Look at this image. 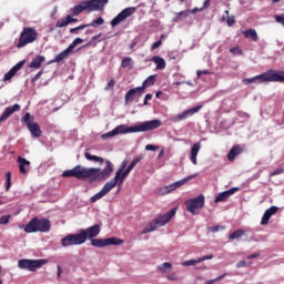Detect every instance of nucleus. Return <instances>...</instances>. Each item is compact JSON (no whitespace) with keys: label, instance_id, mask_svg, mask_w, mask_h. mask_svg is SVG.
Returning <instances> with one entry per match:
<instances>
[{"label":"nucleus","instance_id":"f257e3e1","mask_svg":"<svg viewBox=\"0 0 284 284\" xmlns=\"http://www.w3.org/2000/svg\"><path fill=\"white\" fill-rule=\"evenodd\" d=\"M114 172V165L110 160L105 161V168L101 171L99 168H85L81 165H75L71 170H67L62 173L64 179L74 178L78 181H88V179H92L93 181H105V179H110V174Z\"/></svg>","mask_w":284,"mask_h":284},{"label":"nucleus","instance_id":"f03ea898","mask_svg":"<svg viewBox=\"0 0 284 284\" xmlns=\"http://www.w3.org/2000/svg\"><path fill=\"white\" fill-rule=\"evenodd\" d=\"M161 125V120L145 121L135 126L121 124L112 131L102 134V139H112L113 136H119V134H130L132 132H152V130H159Z\"/></svg>","mask_w":284,"mask_h":284},{"label":"nucleus","instance_id":"7ed1b4c3","mask_svg":"<svg viewBox=\"0 0 284 284\" xmlns=\"http://www.w3.org/2000/svg\"><path fill=\"white\" fill-rule=\"evenodd\" d=\"M284 83V71L267 70L266 72L255 75L253 78L244 79L243 83L250 85L252 83Z\"/></svg>","mask_w":284,"mask_h":284},{"label":"nucleus","instance_id":"20e7f679","mask_svg":"<svg viewBox=\"0 0 284 284\" xmlns=\"http://www.w3.org/2000/svg\"><path fill=\"white\" fill-rule=\"evenodd\" d=\"M27 234H37L41 232L42 234H48L52 230V223L48 219H31L27 225L21 226Z\"/></svg>","mask_w":284,"mask_h":284},{"label":"nucleus","instance_id":"39448f33","mask_svg":"<svg viewBox=\"0 0 284 284\" xmlns=\"http://www.w3.org/2000/svg\"><path fill=\"white\" fill-rule=\"evenodd\" d=\"M176 214V207L172 209L171 211L166 212L165 214L159 215L155 217L151 223L146 224L141 232V234H150V232H156L159 227H163L168 225L172 217Z\"/></svg>","mask_w":284,"mask_h":284},{"label":"nucleus","instance_id":"423d86ee","mask_svg":"<svg viewBox=\"0 0 284 284\" xmlns=\"http://www.w3.org/2000/svg\"><path fill=\"white\" fill-rule=\"evenodd\" d=\"M108 0H83L80 4L73 7L71 9L72 17H79L81 12H94L97 10H101V6H105Z\"/></svg>","mask_w":284,"mask_h":284},{"label":"nucleus","instance_id":"0eeeda50","mask_svg":"<svg viewBox=\"0 0 284 284\" xmlns=\"http://www.w3.org/2000/svg\"><path fill=\"white\" fill-rule=\"evenodd\" d=\"M39 38V33L37 29L24 27L22 32L20 33L19 41L17 43V48H26L29 43H34V40Z\"/></svg>","mask_w":284,"mask_h":284},{"label":"nucleus","instance_id":"6e6552de","mask_svg":"<svg viewBox=\"0 0 284 284\" xmlns=\"http://www.w3.org/2000/svg\"><path fill=\"white\" fill-rule=\"evenodd\" d=\"M45 263H48V260L22 258L18 261V267L19 270H27L28 272H37V270H41Z\"/></svg>","mask_w":284,"mask_h":284},{"label":"nucleus","instance_id":"1a4fd4ad","mask_svg":"<svg viewBox=\"0 0 284 284\" xmlns=\"http://www.w3.org/2000/svg\"><path fill=\"white\" fill-rule=\"evenodd\" d=\"M187 212L196 214V210H202L205 205V195L200 194L197 197L185 201Z\"/></svg>","mask_w":284,"mask_h":284},{"label":"nucleus","instance_id":"9d476101","mask_svg":"<svg viewBox=\"0 0 284 284\" xmlns=\"http://www.w3.org/2000/svg\"><path fill=\"white\" fill-rule=\"evenodd\" d=\"M22 121L27 123V128L29 132H31L32 136H36V139L41 136V128L39 124H37V122H34V116H32L30 113H26Z\"/></svg>","mask_w":284,"mask_h":284},{"label":"nucleus","instance_id":"9b49d317","mask_svg":"<svg viewBox=\"0 0 284 284\" xmlns=\"http://www.w3.org/2000/svg\"><path fill=\"white\" fill-rule=\"evenodd\" d=\"M80 236L82 239V243H85V241L97 239L98 234H101V225L95 224L93 226H90L88 229H82L79 231Z\"/></svg>","mask_w":284,"mask_h":284},{"label":"nucleus","instance_id":"f8f14e48","mask_svg":"<svg viewBox=\"0 0 284 284\" xmlns=\"http://www.w3.org/2000/svg\"><path fill=\"white\" fill-rule=\"evenodd\" d=\"M60 243L62 247H72L73 245H83V239L81 233L68 234L61 239Z\"/></svg>","mask_w":284,"mask_h":284},{"label":"nucleus","instance_id":"ddd939ff","mask_svg":"<svg viewBox=\"0 0 284 284\" xmlns=\"http://www.w3.org/2000/svg\"><path fill=\"white\" fill-rule=\"evenodd\" d=\"M122 243L123 240L116 237L91 240V245L93 247H108L109 245H122Z\"/></svg>","mask_w":284,"mask_h":284},{"label":"nucleus","instance_id":"4468645a","mask_svg":"<svg viewBox=\"0 0 284 284\" xmlns=\"http://www.w3.org/2000/svg\"><path fill=\"white\" fill-rule=\"evenodd\" d=\"M136 12V8L134 7H129L123 9L112 21H111V27L112 28H116V26H119V23H123V21H125V19H128L129 17H132V14H134Z\"/></svg>","mask_w":284,"mask_h":284},{"label":"nucleus","instance_id":"2eb2a0df","mask_svg":"<svg viewBox=\"0 0 284 284\" xmlns=\"http://www.w3.org/2000/svg\"><path fill=\"white\" fill-rule=\"evenodd\" d=\"M130 175V173L123 169H119L115 172L114 179L111 180L110 182H106V184L111 187V190H114L115 185H119V187H121V185H123V182L125 181V179H128V176Z\"/></svg>","mask_w":284,"mask_h":284},{"label":"nucleus","instance_id":"dca6fc26","mask_svg":"<svg viewBox=\"0 0 284 284\" xmlns=\"http://www.w3.org/2000/svg\"><path fill=\"white\" fill-rule=\"evenodd\" d=\"M202 109H203V105H196V106H193L192 109H187L182 113L175 115L173 118V122L180 123V121H185V119H190V116H194V114H196V112L201 111Z\"/></svg>","mask_w":284,"mask_h":284},{"label":"nucleus","instance_id":"f3484780","mask_svg":"<svg viewBox=\"0 0 284 284\" xmlns=\"http://www.w3.org/2000/svg\"><path fill=\"white\" fill-rule=\"evenodd\" d=\"M202 109H203V105H196V106H193L192 109H187L182 113L175 115L173 118V122L180 123V121H185V119H190V116H194V114H196V112L201 111Z\"/></svg>","mask_w":284,"mask_h":284},{"label":"nucleus","instance_id":"a211bd4d","mask_svg":"<svg viewBox=\"0 0 284 284\" xmlns=\"http://www.w3.org/2000/svg\"><path fill=\"white\" fill-rule=\"evenodd\" d=\"M192 179H196V174L189 175L173 184H170L164 187V194H170V192H174V190H179V187H182V185H185L187 181H192Z\"/></svg>","mask_w":284,"mask_h":284},{"label":"nucleus","instance_id":"6ab92c4d","mask_svg":"<svg viewBox=\"0 0 284 284\" xmlns=\"http://www.w3.org/2000/svg\"><path fill=\"white\" fill-rule=\"evenodd\" d=\"M143 94L145 93L140 89V87L130 89L124 95L125 105H128L129 103H132L134 99L143 97Z\"/></svg>","mask_w":284,"mask_h":284},{"label":"nucleus","instance_id":"aec40b11","mask_svg":"<svg viewBox=\"0 0 284 284\" xmlns=\"http://www.w3.org/2000/svg\"><path fill=\"white\" fill-rule=\"evenodd\" d=\"M239 192V187H232L231 190L224 191L219 193V195L215 197L214 203H225L232 194Z\"/></svg>","mask_w":284,"mask_h":284},{"label":"nucleus","instance_id":"412c9836","mask_svg":"<svg viewBox=\"0 0 284 284\" xmlns=\"http://www.w3.org/2000/svg\"><path fill=\"white\" fill-rule=\"evenodd\" d=\"M20 110H21V105H19V104H14L12 106H8L3 111L2 115L0 116V123H3V121H8V119H10V116H12V114L14 112H19Z\"/></svg>","mask_w":284,"mask_h":284},{"label":"nucleus","instance_id":"4be33fe9","mask_svg":"<svg viewBox=\"0 0 284 284\" xmlns=\"http://www.w3.org/2000/svg\"><path fill=\"white\" fill-rule=\"evenodd\" d=\"M244 152H245V146L235 144L227 153V160L232 162L234 161V159H236V156H240V154H243Z\"/></svg>","mask_w":284,"mask_h":284},{"label":"nucleus","instance_id":"5701e85b","mask_svg":"<svg viewBox=\"0 0 284 284\" xmlns=\"http://www.w3.org/2000/svg\"><path fill=\"white\" fill-rule=\"evenodd\" d=\"M278 212V206H271L268 210H266L262 216L261 225H267L270 223V219L274 216Z\"/></svg>","mask_w":284,"mask_h":284},{"label":"nucleus","instance_id":"b1692460","mask_svg":"<svg viewBox=\"0 0 284 284\" xmlns=\"http://www.w3.org/2000/svg\"><path fill=\"white\" fill-rule=\"evenodd\" d=\"M23 65H26V60L18 62L13 68L10 69L9 72L4 74L3 81H10V79H12V77H14V74H17L21 68H23Z\"/></svg>","mask_w":284,"mask_h":284},{"label":"nucleus","instance_id":"393cba45","mask_svg":"<svg viewBox=\"0 0 284 284\" xmlns=\"http://www.w3.org/2000/svg\"><path fill=\"white\" fill-rule=\"evenodd\" d=\"M111 190L112 187L108 185V183H105L101 189V191L91 197V203H97V201H100V199H103V196H105Z\"/></svg>","mask_w":284,"mask_h":284},{"label":"nucleus","instance_id":"a878e982","mask_svg":"<svg viewBox=\"0 0 284 284\" xmlns=\"http://www.w3.org/2000/svg\"><path fill=\"white\" fill-rule=\"evenodd\" d=\"M214 258L213 254L205 255L203 257H199L197 260H189L182 263L184 267H190L191 265H197V263H203V261H212Z\"/></svg>","mask_w":284,"mask_h":284},{"label":"nucleus","instance_id":"bb28decb","mask_svg":"<svg viewBox=\"0 0 284 284\" xmlns=\"http://www.w3.org/2000/svg\"><path fill=\"white\" fill-rule=\"evenodd\" d=\"M77 21H79L77 18L67 16V18H62L57 21L55 28H65V26H70V23H77Z\"/></svg>","mask_w":284,"mask_h":284},{"label":"nucleus","instance_id":"cd10ccee","mask_svg":"<svg viewBox=\"0 0 284 284\" xmlns=\"http://www.w3.org/2000/svg\"><path fill=\"white\" fill-rule=\"evenodd\" d=\"M70 54H72V49H70L69 47L60 52L55 58L54 60L51 61V63H61V61L68 59V57H70Z\"/></svg>","mask_w":284,"mask_h":284},{"label":"nucleus","instance_id":"c85d7f7f","mask_svg":"<svg viewBox=\"0 0 284 284\" xmlns=\"http://www.w3.org/2000/svg\"><path fill=\"white\" fill-rule=\"evenodd\" d=\"M43 63H45V57L37 55L29 64V68H32L33 70H39V68H41Z\"/></svg>","mask_w":284,"mask_h":284},{"label":"nucleus","instance_id":"c756f323","mask_svg":"<svg viewBox=\"0 0 284 284\" xmlns=\"http://www.w3.org/2000/svg\"><path fill=\"white\" fill-rule=\"evenodd\" d=\"M151 61H152L153 63H155L156 70H165L166 63H165V59H163L162 57H160V55H154V57L151 59Z\"/></svg>","mask_w":284,"mask_h":284},{"label":"nucleus","instance_id":"7c9ffc66","mask_svg":"<svg viewBox=\"0 0 284 284\" xmlns=\"http://www.w3.org/2000/svg\"><path fill=\"white\" fill-rule=\"evenodd\" d=\"M156 83V75H150L143 82L140 89L145 93V89L150 88V85H154Z\"/></svg>","mask_w":284,"mask_h":284},{"label":"nucleus","instance_id":"2f4dec72","mask_svg":"<svg viewBox=\"0 0 284 284\" xmlns=\"http://www.w3.org/2000/svg\"><path fill=\"white\" fill-rule=\"evenodd\" d=\"M201 150V143H195L193 144L192 149H191V163H193V165H196V156L199 154V151Z\"/></svg>","mask_w":284,"mask_h":284},{"label":"nucleus","instance_id":"473e14b6","mask_svg":"<svg viewBox=\"0 0 284 284\" xmlns=\"http://www.w3.org/2000/svg\"><path fill=\"white\" fill-rule=\"evenodd\" d=\"M187 17H190V10H184V11L176 12L174 14L173 22L179 23V21H181L182 18L187 19Z\"/></svg>","mask_w":284,"mask_h":284},{"label":"nucleus","instance_id":"72a5a7b5","mask_svg":"<svg viewBox=\"0 0 284 284\" xmlns=\"http://www.w3.org/2000/svg\"><path fill=\"white\" fill-rule=\"evenodd\" d=\"M18 162H19V170H20V174H27V170H26V165H30V161L23 159V158H18Z\"/></svg>","mask_w":284,"mask_h":284},{"label":"nucleus","instance_id":"f704fd0d","mask_svg":"<svg viewBox=\"0 0 284 284\" xmlns=\"http://www.w3.org/2000/svg\"><path fill=\"white\" fill-rule=\"evenodd\" d=\"M244 37L246 39H252L253 41H258V33H256V30L254 29H247L243 32Z\"/></svg>","mask_w":284,"mask_h":284},{"label":"nucleus","instance_id":"c9c22d12","mask_svg":"<svg viewBox=\"0 0 284 284\" xmlns=\"http://www.w3.org/2000/svg\"><path fill=\"white\" fill-rule=\"evenodd\" d=\"M141 161H143L142 155L134 158L129 166L125 169V171L130 174V172H132L134 168H136V164L141 163Z\"/></svg>","mask_w":284,"mask_h":284},{"label":"nucleus","instance_id":"e433bc0d","mask_svg":"<svg viewBox=\"0 0 284 284\" xmlns=\"http://www.w3.org/2000/svg\"><path fill=\"white\" fill-rule=\"evenodd\" d=\"M84 156L88 161H94L95 163H100V165H103V163H105V160H103V158L101 156L92 155L90 153H85Z\"/></svg>","mask_w":284,"mask_h":284},{"label":"nucleus","instance_id":"4c0bfd02","mask_svg":"<svg viewBox=\"0 0 284 284\" xmlns=\"http://www.w3.org/2000/svg\"><path fill=\"white\" fill-rule=\"evenodd\" d=\"M243 236H245V231H243L242 229H240V230H236V231H234L233 233H231V234L229 235V239H230V241H234V240L241 239V237H243Z\"/></svg>","mask_w":284,"mask_h":284},{"label":"nucleus","instance_id":"58836bf2","mask_svg":"<svg viewBox=\"0 0 284 284\" xmlns=\"http://www.w3.org/2000/svg\"><path fill=\"white\" fill-rule=\"evenodd\" d=\"M104 23H105V20H103V18L100 17L93 20L91 23L84 24V26H87V28H99V26H103Z\"/></svg>","mask_w":284,"mask_h":284},{"label":"nucleus","instance_id":"ea45409f","mask_svg":"<svg viewBox=\"0 0 284 284\" xmlns=\"http://www.w3.org/2000/svg\"><path fill=\"white\" fill-rule=\"evenodd\" d=\"M158 270H160V272H165V270H172V263L164 262L162 265L158 266Z\"/></svg>","mask_w":284,"mask_h":284},{"label":"nucleus","instance_id":"a19ab883","mask_svg":"<svg viewBox=\"0 0 284 284\" xmlns=\"http://www.w3.org/2000/svg\"><path fill=\"white\" fill-rule=\"evenodd\" d=\"M6 179H7V186L6 190H10V186L12 185V173H10V171H8L6 173Z\"/></svg>","mask_w":284,"mask_h":284},{"label":"nucleus","instance_id":"79ce46f5","mask_svg":"<svg viewBox=\"0 0 284 284\" xmlns=\"http://www.w3.org/2000/svg\"><path fill=\"white\" fill-rule=\"evenodd\" d=\"M121 65L122 68H132V58H124Z\"/></svg>","mask_w":284,"mask_h":284},{"label":"nucleus","instance_id":"37998d69","mask_svg":"<svg viewBox=\"0 0 284 284\" xmlns=\"http://www.w3.org/2000/svg\"><path fill=\"white\" fill-rule=\"evenodd\" d=\"M231 54H236L237 57H243V50L239 47H233L230 49Z\"/></svg>","mask_w":284,"mask_h":284},{"label":"nucleus","instance_id":"c03bdc74","mask_svg":"<svg viewBox=\"0 0 284 284\" xmlns=\"http://www.w3.org/2000/svg\"><path fill=\"white\" fill-rule=\"evenodd\" d=\"M85 28H88V26H85V24H81L79 27L71 28L70 33L71 34H79V30H85Z\"/></svg>","mask_w":284,"mask_h":284},{"label":"nucleus","instance_id":"a18cd8bd","mask_svg":"<svg viewBox=\"0 0 284 284\" xmlns=\"http://www.w3.org/2000/svg\"><path fill=\"white\" fill-rule=\"evenodd\" d=\"M80 43H83V39L77 38L68 48L72 51L74 50L75 45H80Z\"/></svg>","mask_w":284,"mask_h":284},{"label":"nucleus","instance_id":"49530a36","mask_svg":"<svg viewBox=\"0 0 284 284\" xmlns=\"http://www.w3.org/2000/svg\"><path fill=\"white\" fill-rule=\"evenodd\" d=\"M11 217L12 215H2L0 217V225H8V223H10Z\"/></svg>","mask_w":284,"mask_h":284},{"label":"nucleus","instance_id":"de8ad7c7","mask_svg":"<svg viewBox=\"0 0 284 284\" xmlns=\"http://www.w3.org/2000/svg\"><path fill=\"white\" fill-rule=\"evenodd\" d=\"M220 230H225V226L215 225V226L209 227V232H212L213 234H216V232H220Z\"/></svg>","mask_w":284,"mask_h":284},{"label":"nucleus","instance_id":"09e8293b","mask_svg":"<svg viewBox=\"0 0 284 284\" xmlns=\"http://www.w3.org/2000/svg\"><path fill=\"white\" fill-rule=\"evenodd\" d=\"M114 85H116V81H114V79H112L109 81V83L106 84L104 90H113Z\"/></svg>","mask_w":284,"mask_h":284},{"label":"nucleus","instance_id":"8fccbe9b","mask_svg":"<svg viewBox=\"0 0 284 284\" xmlns=\"http://www.w3.org/2000/svg\"><path fill=\"white\" fill-rule=\"evenodd\" d=\"M226 23H227L229 28H232V26H234V23H236V20L234 19V16L227 17Z\"/></svg>","mask_w":284,"mask_h":284},{"label":"nucleus","instance_id":"3c124183","mask_svg":"<svg viewBox=\"0 0 284 284\" xmlns=\"http://www.w3.org/2000/svg\"><path fill=\"white\" fill-rule=\"evenodd\" d=\"M161 45H163V41L162 40H158L156 42H154L151 45V50H156V49L161 48Z\"/></svg>","mask_w":284,"mask_h":284},{"label":"nucleus","instance_id":"603ef678","mask_svg":"<svg viewBox=\"0 0 284 284\" xmlns=\"http://www.w3.org/2000/svg\"><path fill=\"white\" fill-rule=\"evenodd\" d=\"M160 148H161V146H159V145L148 144V145L145 146V150L155 152V150H160Z\"/></svg>","mask_w":284,"mask_h":284},{"label":"nucleus","instance_id":"864d4df0","mask_svg":"<svg viewBox=\"0 0 284 284\" xmlns=\"http://www.w3.org/2000/svg\"><path fill=\"white\" fill-rule=\"evenodd\" d=\"M225 276H227L226 273H224L223 275H220L217 277H215L214 280H210L209 282H212V284L217 283V281H223V278H225Z\"/></svg>","mask_w":284,"mask_h":284},{"label":"nucleus","instance_id":"5fc2aeb1","mask_svg":"<svg viewBox=\"0 0 284 284\" xmlns=\"http://www.w3.org/2000/svg\"><path fill=\"white\" fill-rule=\"evenodd\" d=\"M168 281H179V277H176V273H171L166 275Z\"/></svg>","mask_w":284,"mask_h":284},{"label":"nucleus","instance_id":"6e6d98bb","mask_svg":"<svg viewBox=\"0 0 284 284\" xmlns=\"http://www.w3.org/2000/svg\"><path fill=\"white\" fill-rule=\"evenodd\" d=\"M284 170L283 169H276L273 171L270 175L271 176H278V174H283Z\"/></svg>","mask_w":284,"mask_h":284},{"label":"nucleus","instance_id":"4d7b16f0","mask_svg":"<svg viewBox=\"0 0 284 284\" xmlns=\"http://www.w3.org/2000/svg\"><path fill=\"white\" fill-rule=\"evenodd\" d=\"M236 267L237 268L247 267V262H245V260H242V261L237 262Z\"/></svg>","mask_w":284,"mask_h":284},{"label":"nucleus","instance_id":"13d9d810","mask_svg":"<svg viewBox=\"0 0 284 284\" xmlns=\"http://www.w3.org/2000/svg\"><path fill=\"white\" fill-rule=\"evenodd\" d=\"M43 74V70H40L32 79V81H39L41 79V75Z\"/></svg>","mask_w":284,"mask_h":284},{"label":"nucleus","instance_id":"bf43d9fd","mask_svg":"<svg viewBox=\"0 0 284 284\" xmlns=\"http://www.w3.org/2000/svg\"><path fill=\"white\" fill-rule=\"evenodd\" d=\"M128 168V160H124L120 166V170L125 172V169Z\"/></svg>","mask_w":284,"mask_h":284},{"label":"nucleus","instance_id":"052dcab7","mask_svg":"<svg viewBox=\"0 0 284 284\" xmlns=\"http://www.w3.org/2000/svg\"><path fill=\"white\" fill-rule=\"evenodd\" d=\"M258 256H261V253H254L247 256V258H258Z\"/></svg>","mask_w":284,"mask_h":284},{"label":"nucleus","instance_id":"680f3d73","mask_svg":"<svg viewBox=\"0 0 284 284\" xmlns=\"http://www.w3.org/2000/svg\"><path fill=\"white\" fill-rule=\"evenodd\" d=\"M58 278H61V274H63V270L61 268V265H58Z\"/></svg>","mask_w":284,"mask_h":284},{"label":"nucleus","instance_id":"e2e57ef3","mask_svg":"<svg viewBox=\"0 0 284 284\" xmlns=\"http://www.w3.org/2000/svg\"><path fill=\"white\" fill-rule=\"evenodd\" d=\"M136 40H133L132 43L130 44V50H134L136 48Z\"/></svg>","mask_w":284,"mask_h":284},{"label":"nucleus","instance_id":"0e129e2a","mask_svg":"<svg viewBox=\"0 0 284 284\" xmlns=\"http://www.w3.org/2000/svg\"><path fill=\"white\" fill-rule=\"evenodd\" d=\"M211 0H205L204 1V4H203V8H210V6H211V2H210Z\"/></svg>","mask_w":284,"mask_h":284},{"label":"nucleus","instance_id":"69168bd1","mask_svg":"<svg viewBox=\"0 0 284 284\" xmlns=\"http://www.w3.org/2000/svg\"><path fill=\"white\" fill-rule=\"evenodd\" d=\"M165 154V150L161 149L160 153L158 154V159H161Z\"/></svg>","mask_w":284,"mask_h":284},{"label":"nucleus","instance_id":"338daca9","mask_svg":"<svg viewBox=\"0 0 284 284\" xmlns=\"http://www.w3.org/2000/svg\"><path fill=\"white\" fill-rule=\"evenodd\" d=\"M144 99L146 101H152V93H148Z\"/></svg>","mask_w":284,"mask_h":284},{"label":"nucleus","instance_id":"774afa93","mask_svg":"<svg viewBox=\"0 0 284 284\" xmlns=\"http://www.w3.org/2000/svg\"><path fill=\"white\" fill-rule=\"evenodd\" d=\"M100 37H101V33H99L98 36H93V37L91 38V41H97V39H100Z\"/></svg>","mask_w":284,"mask_h":284}]
</instances>
